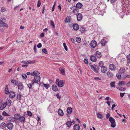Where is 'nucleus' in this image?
Masks as SVG:
<instances>
[{"instance_id": "nucleus-12", "label": "nucleus", "mask_w": 130, "mask_h": 130, "mask_svg": "<svg viewBox=\"0 0 130 130\" xmlns=\"http://www.w3.org/2000/svg\"><path fill=\"white\" fill-rule=\"evenodd\" d=\"M59 70L61 73V74L63 75L65 74L64 69L62 68H59Z\"/></svg>"}, {"instance_id": "nucleus-20", "label": "nucleus", "mask_w": 130, "mask_h": 130, "mask_svg": "<svg viewBox=\"0 0 130 130\" xmlns=\"http://www.w3.org/2000/svg\"><path fill=\"white\" fill-rule=\"evenodd\" d=\"M20 116V114L16 113L14 115V118L15 120H18L19 119Z\"/></svg>"}, {"instance_id": "nucleus-1", "label": "nucleus", "mask_w": 130, "mask_h": 130, "mask_svg": "<svg viewBox=\"0 0 130 130\" xmlns=\"http://www.w3.org/2000/svg\"><path fill=\"white\" fill-rule=\"evenodd\" d=\"M40 73L37 71H34L32 72L31 73V76H34V80L32 81V85H34V83L38 84V82L40 81Z\"/></svg>"}, {"instance_id": "nucleus-61", "label": "nucleus", "mask_w": 130, "mask_h": 130, "mask_svg": "<svg viewBox=\"0 0 130 130\" xmlns=\"http://www.w3.org/2000/svg\"><path fill=\"white\" fill-rule=\"evenodd\" d=\"M7 104V102H4L2 105L1 106H4L5 105V106H6Z\"/></svg>"}, {"instance_id": "nucleus-51", "label": "nucleus", "mask_w": 130, "mask_h": 130, "mask_svg": "<svg viewBox=\"0 0 130 130\" xmlns=\"http://www.w3.org/2000/svg\"><path fill=\"white\" fill-rule=\"evenodd\" d=\"M77 9H74L73 11V13H77Z\"/></svg>"}, {"instance_id": "nucleus-6", "label": "nucleus", "mask_w": 130, "mask_h": 130, "mask_svg": "<svg viewBox=\"0 0 130 130\" xmlns=\"http://www.w3.org/2000/svg\"><path fill=\"white\" fill-rule=\"evenodd\" d=\"M107 70V68L105 67L104 66L102 67L101 69V71L103 73H105Z\"/></svg>"}, {"instance_id": "nucleus-56", "label": "nucleus", "mask_w": 130, "mask_h": 130, "mask_svg": "<svg viewBox=\"0 0 130 130\" xmlns=\"http://www.w3.org/2000/svg\"><path fill=\"white\" fill-rule=\"evenodd\" d=\"M28 64L31 63H35V62H34L31 61L30 60L27 61Z\"/></svg>"}, {"instance_id": "nucleus-37", "label": "nucleus", "mask_w": 130, "mask_h": 130, "mask_svg": "<svg viewBox=\"0 0 130 130\" xmlns=\"http://www.w3.org/2000/svg\"><path fill=\"white\" fill-rule=\"evenodd\" d=\"M42 53L45 54H47V53L46 50L45 48L42 49Z\"/></svg>"}, {"instance_id": "nucleus-13", "label": "nucleus", "mask_w": 130, "mask_h": 130, "mask_svg": "<svg viewBox=\"0 0 130 130\" xmlns=\"http://www.w3.org/2000/svg\"><path fill=\"white\" fill-rule=\"evenodd\" d=\"M18 88L19 89L21 90L23 88L24 86L22 83H19L18 85Z\"/></svg>"}, {"instance_id": "nucleus-24", "label": "nucleus", "mask_w": 130, "mask_h": 130, "mask_svg": "<svg viewBox=\"0 0 130 130\" xmlns=\"http://www.w3.org/2000/svg\"><path fill=\"white\" fill-rule=\"evenodd\" d=\"M66 23L69 22L70 21V17L69 16L67 17L64 20Z\"/></svg>"}, {"instance_id": "nucleus-63", "label": "nucleus", "mask_w": 130, "mask_h": 130, "mask_svg": "<svg viewBox=\"0 0 130 130\" xmlns=\"http://www.w3.org/2000/svg\"><path fill=\"white\" fill-rule=\"evenodd\" d=\"M110 116V115L109 113H107L106 115V118L107 119H108L109 118V117Z\"/></svg>"}, {"instance_id": "nucleus-41", "label": "nucleus", "mask_w": 130, "mask_h": 130, "mask_svg": "<svg viewBox=\"0 0 130 130\" xmlns=\"http://www.w3.org/2000/svg\"><path fill=\"white\" fill-rule=\"evenodd\" d=\"M2 115L7 116H9L10 115L8 114L6 112L4 111L2 112Z\"/></svg>"}, {"instance_id": "nucleus-11", "label": "nucleus", "mask_w": 130, "mask_h": 130, "mask_svg": "<svg viewBox=\"0 0 130 130\" xmlns=\"http://www.w3.org/2000/svg\"><path fill=\"white\" fill-rule=\"evenodd\" d=\"M73 28L74 30H77L79 28L78 25L76 24H74L73 25Z\"/></svg>"}, {"instance_id": "nucleus-2", "label": "nucleus", "mask_w": 130, "mask_h": 130, "mask_svg": "<svg viewBox=\"0 0 130 130\" xmlns=\"http://www.w3.org/2000/svg\"><path fill=\"white\" fill-rule=\"evenodd\" d=\"M55 83L59 87H61L64 84V80H59V79L57 78L56 80Z\"/></svg>"}, {"instance_id": "nucleus-39", "label": "nucleus", "mask_w": 130, "mask_h": 130, "mask_svg": "<svg viewBox=\"0 0 130 130\" xmlns=\"http://www.w3.org/2000/svg\"><path fill=\"white\" fill-rule=\"evenodd\" d=\"M104 65L103 62V61H100L99 62V66L100 67H101L103 66H103Z\"/></svg>"}, {"instance_id": "nucleus-21", "label": "nucleus", "mask_w": 130, "mask_h": 130, "mask_svg": "<svg viewBox=\"0 0 130 130\" xmlns=\"http://www.w3.org/2000/svg\"><path fill=\"white\" fill-rule=\"evenodd\" d=\"M20 120L21 122L22 123H23L25 122V118L23 116H20L19 119Z\"/></svg>"}, {"instance_id": "nucleus-49", "label": "nucleus", "mask_w": 130, "mask_h": 130, "mask_svg": "<svg viewBox=\"0 0 130 130\" xmlns=\"http://www.w3.org/2000/svg\"><path fill=\"white\" fill-rule=\"evenodd\" d=\"M27 115L28 116H32V113L30 111H27Z\"/></svg>"}, {"instance_id": "nucleus-34", "label": "nucleus", "mask_w": 130, "mask_h": 130, "mask_svg": "<svg viewBox=\"0 0 130 130\" xmlns=\"http://www.w3.org/2000/svg\"><path fill=\"white\" fill-rule=\"evenodd\" d=\"M116 77L118 79H120L121 78V75L120 73H117L116 74Z\"/></svg>"}, {"instance_id": "nucleus-4", "label": "nucleus", "mask_w": 130, "mask_h": 130, "mask_svg": "<svg viewBox=\"0 0 130 130\" xmlns=\"http://www.w3.org/2000/svg\"><path fill=\"white\" fill-rule=\"evenodd\" d=\"M97 45V42L95 40H93L90 43V45L91 47L93 48L95 47Z\"/></svg>"}, {"instance_id": "nucleus-54", "label": "nucleus", "mask_w": 130, "mask_h": 130, "mask_svg": "<svg viewBox=\"0 0 130 130\" xmlns=\"http://www.w3.org/2000/svg\"><path fill=\"white\" fill-rule=\"evenodd\" d=\"M37 46L38 48H40L42 46L41 44V43H39L38 44Z\"/></svg>"}, {"instance_id": "nucleus-26", "label": "nucleus", "mask_w": 130, "mask_h": 130, "mask_svg": "<svg viewBox=\"0 0 130 130\" xmlns=\"http://www.w3.org/2000/svg\"><path fill=\"white\" fill-rule=\"evenodd\" d=\"M72 124V122L70 121H67L66 123V125L68 127H70Z\"/></svg>"}, {"instance_id": "nucleus-48", "label": "nucleus", "mask_w": 130, "mask_h": 130, "mask_svg": "<svg viewBox=\"0 0 130 130\" xmlns=\"http://www.w3.org/2000/svg\"><path fill=\"white\" fill-rule=\"evenodd\" d=\"M51 26H53V27H55V25L54 24V23L52 21H51Z\"/></svg>"}, {"instance_id": "nucleus-47", "label": "nucleus", "mask_w": 130, "mask_h": 130, "mask_svg": "<svg viewBox=\"0 0 130 130\" xmlns=\"http://www.w3.org/2000/svg\"><path fill=\"white\" fill-rule=\"evenodd\" d=\"M27 85L29 89H31L32 87V84L31 83H29Z\"/></svg>"}, {"instance_id": "nucleus-8", "label": "nucleus", "mask_w": 130, "mask_h": 130, "mask_svg": "<svg viewBox=\"0 0 130 130\" xmlns=\"http://www.w3.org/2000/svg\"><path fill=\"white\" fill-rule=\"evenodd\" d=\"M15 96V94L14 92L11 91L9 93V96L10 98H14Z\"/></svg>"}, {"instance_id": "nucleus-43", "label": "nucleus", "mask_w": 130, "mask_h": 130, "mask_svg": "<svg viewBox=\"0 0 130 130\" xmlns=\"http://www.w3.org/2000/svg\"><path fill=\"white\" fill-rule=\"evenodd\" d=\"M7 104L8 106H10L11 103V101L10 100H8Z\"/></svg>"}, {"instance_id": "nucleus-57", "label": "nucleus", "mask_w": 130, "mask_h": 130, "mask_svg": "<svg viewBox=\"0 0 130 130\" xmlns=\"http://www.w3.org/2000/svg\"><path fill=\"white\" fill-rule=\"evenodd\" d=\"M94 79L96 80H101V78H100L97 77H95L94 78Z\"/></svg>"}, {"instance_id": "nucleus-3", "label": "nucleus", "mask_w": 130, "mask_h": 130, "mask_svg": "<svg viewBox=\"0 0 130 130\" xmlns=\"http://www.w3.org/2000/svg\"><path fill=\"white\" fill-rule=\"evenodd\" d=\"M6 126L7 128L10 130L12 129L13 127V124L11 122L7 123Z\"/></svg>"}, {"instance_id": "nucleus-28", "label": "nucleus", "mask_w": 130, "mask_h": 130, "mask_svg": "<svg viewBox=\"0 0 130 130\" xmlns=\"http://www.w3.org/2000/svg\"><path fill=\"white\" fill-rule=\"evenodd\" d=\"M109 67L110 70L113 71L114 70V64H110L109 65Z\"/></svg>"}, {"instance_id": "nucleus-14", "label": "nucleus", "mask_w": 130, "mask_h": 130, "mask_svg": "<svg viewBox=\"0 0 130 130\" xmlns=\"http://www.w3.org/2000/svg\"><path fill=\"white\" fill-rule=\"evenodd\" d=\"M52 89L54 91L56 92L58 90L57 86L55 85H53L52 86Z\"/></svg>"}, {"instance_id": "nucleus-44", "label": "nucleus", "mask_w": 130, "mask_h": 130, "mask_svg": "<svg viewBox=\"0 0 130 130\" xmlns=\"http://www.w3.org/2000/svg\"><path fill=\"white\" fill-rule=\"evenodd\" d=\"M63 47L64 48V49L66 51H68L67 47L66 45V44L65 43H64L63 44Z\"/></svg>"}, {"instance_id": "nucleus-33", "label": "nucleus", "mask_w": 130, "mask_h": 130, "mask_svg": "<svg viewBox=\"0 0 130 130\" xmlns=\"http://www.w3.org/2000/svg\"><path fill=\"white\" fill-rule=\"evenodd\" d=\"M76 41L78 43H80L81 42V39L79 37H77L76 39Z\"/></svg>"}, {"instance_id": "nucleus-38", "label": "nucleus", "mask_w": 130, "mask_h": 130, "mask_svg": "<svg viewBox=\"0 0 130 130\" xmlns=\"http://www.w3.org/2000/svg\"><path fill=\"white\" fill-rule=\"evenodd\" d=\"M21 95L20 94H18L17 95V99L19 100H20L21 99Z\"/></svg>"}, {"instance_id": "nucleus-53", "label": "nucleus", "mask_w": 130, "mask_h": 130, "mask_svg": "<svg viewBox=\"0 0 130 130\" xmlns=\"http://www.w3.org/2000/svg\"><path fill=\"white\" fill-rule=\"evenodd\" d=\"M83 44L84 45H85L86 46H87V45L88 43L86 41H84L83 42Z\"/></svg>"}, {"instance_id": "nucleus-62", "label": "nucleus", "mask_w": 130, "mask_h": 130, "mask_svg": "<svg viewBox=\"0 0 130 130\" xmlns=\"http://www.w3.org/2000/svg\"><path fill=\"white\" fill-rule=\"evenodd\" d=\"M124 94L125 93H124V92H123V93L121 92L120 93V96L121 97H123Z\"/></svg>"}, {"instance_id": "nucleus-58", "label": "nucleus", "mask_w": 130, "mask_h": 130, "mask_svg": "<svg viewBox=\"0 0 130 130\" xmlns=\"http://www.w3.org/2000/svg\"><path fill=\"white\" fill-rule=\"evenodd\" d=\"M34 52H36V45L35 44L34 45Z\"/></svg>"}, {"instance_id": "nucleus-45", "label": "nucleus", "mask_w": 130, "mask_h": 130, "mask_svg": "<svg viewBox=\"0 0 130 130\" xmlns=\"http://www.w3.org/2000/svg\"><path fill=\"white\" fill-rule=\"evenodd\" d=\"M84 61L86 64L88 63V59L87 58H85L84 59Z\"/></svg>"}, {"instance_id": "nucleus-25", "label": "nucleus", "mask_w": 130, "mask_h": 130, "mask_svg": "<svg viewBox=\"0 0 130 130\" xmlns=\"http://www.w3.org/2000/svg\"><path fill=\"white\" fill-rule=\"evenodd\" d=\"M6 125L5 123H2L1 124L0 127L1 128L4 129Z\"/></svg>"}, {"instance_id": "nucleus-35", "label": "nucleus", "mask_w": 130, "mask_h": 130, "mask_svg": "<svg viewBox=\"0 0 130 130\" xmlns=\"http://www.w3.org/2000/svg\"><path fill=\"white\" fill-rule=\"evenodd\" d=\"M44 87L46 89H48L50 87L49 84H43Z\"/></svg>"}, {"instance_id": "nucleus-59", "label": "nucleus", "mask_w": 130, "mask_h": 130, "mask_svg": "<svg viewBox=\"0 0 130 130\" xmlns=\"http://www.w3.org/2000/svg\"><path fill=\"white\" fill-rule=\"evenodd\" d=\"M56 96L58 98V99H60L61 96H59V94L58 93L57 94H56Z\"/></svg>"}, {"instance_id": "nucleus-19", "label": "nucleus", "mask_w": 130, "mask_h": 130, "mask_svg": "<svg viewBox=\"0 0 130 130\" xmlns=\"http://www.w3.org/2000/svg\"><path fill=\"white\" fill-rule=\"evenodd\" d=\"M90 59L91 61L93 62L96 61L97 59L94 56H91L90 57Z\"/></svg>"}, {"instance_id": "nucleus-30", "label": "nucleus", "mask_w": 130, "mask_h": 130, "mask_svg": "<svg viewBox=\"0 0 130 130\" xmlns=\"http://www.w3.org/2000/svg\"><path fill=\"white\" fill-rule=\"evenodd\" d=\"M79 30L81 32H83L85 31V29L84 27H81L80 28Z\"/></svg>"}, {"instance_id": "nucleus-18", "label": "nucleus", "mask_w": 130, "mask_h": 130, "mask_svg": "<svg viewBox=\"0 0 130 130\" xmlns=\"http://www.w3.org/2000/svg\"><path fill=\"white\" fill-rule=\"evenodd\" d=\"M67 113L69 114H70L72 112V108L70 107H68L67 109Z\"/></svg>"}, {"instance_id": "nucleus-23", "label": "nucleus", "mask_w": 130, "mask_h": 130, "mask_svg": "<svg viewBox=\"0 0 130 130\" xmlns=\"http://www.w3.org/2000/svg\"><path fill=\"white\" fill-rule=\"evenodd\" d=\"M58 113L59 115L62 116L63 114V111L60 109H59L58 111Z\"/></svg>"}, {"instance_id": "nucleus-5", "label": "nucleus", "mask_w": 130, "mask_h": 130, "mask_svg": "<svg viewBox=\"0 0 130 130\" xmlns=\"http://www.w3.org/2000/svg\"><path fill=\"white\" fill-rule=\"evenodd\" d=\"M77 20L78 21H81L83 18V15L80 13L77 14L76 15Z\"/></svg>"}, {"instance_id": "nucleus-16", "label": "nucleus", "mask_w": 130, "mask_h": 130, "mask_svg": "<svg viewBox=\"0 0 130 130\" xmlns=\"http://www.w3.org/2000/svg\"><path fill=\"white\" fill-rule=\"evenodd\" d=\"M109 120L111 123V126L112 127H114V120L113 119L112 117H110L109 118Z\"/></svg>"}, {"instance_id": "nucleus-15", "label": "nucleus", "mask_w": 130, "mask_h": 130, "mask_svg": "<svg viewBox=\"0 0 130 130\" xmlns=\"http://www.w3.org/2000/svg\"><path fill=\"white\" fill-rule=\"evenodd\" d=\"M82 4L80 2H79L77 3L76 5V7L78 8H80L83 6Z\"/></svg>"}, {"instance_id": "nucleus-42", "label": "nucleus", "mask_w": 130, "mask_h": 130, "mask_svg": "<svg viewBox=\"0 0 130 130\" xmlns=\"http://www.w3.org/2000/svg\"><path fill=\"white\" fill-rule=\"evenodd\" d=\"M22 76L23 79H26L27 77V76L26 74H22Z\"/></svg>"}, {"instance_id": "nucleus-36", "label": "nucleus", "mask_w": 130, "mask_h": 130, "mask_svg": "<svg viewBox=\"0 0 130 130\" xmlns=\"http://www.w3.org/2000/svg\"><path fill=\"white\" fill-rule=\"evenodd\" d=\"M97 116L98 118L100 119H102L103 117L102 115L100 114V113L99 112L97 113Z\"/></svg>"}, {"instance_id": "nucleus-46", "label": "nucleus", "mask_w": 130, "mask_h": 130, "mask_svg": "<svg viewBox=\"0 0 130 130\" xmlns=\"http://www.w3.org/2000/svg\"><path fill=\"white\" fill-rule=\"evenodd\" d=\"M41 3L40 0H38V1L37 6L38 8L41 5Z\"/></svg>"}, {"instance_id": "nucleus-60", "label": "nucleus", "mask_w": 130, "mask_h": 130, "mask_svg": "<svg viewBox=\"0 0 130 130\" xmlns=\"http://www.w3.org/2000/svg\"><path fill=\"white\" fill-rule=\"evenodd\" d=\"M5 92L6 94H8L9 93L8 89H5Z\"/></svg>"}, {"instance_id": "nucleus-55", "label": "nucleus", "mask_w": 130, "mask_h": 130, "mask_svg": "<svg viewBox=\"0 0 130 130\" xmlns=\"http://www.w3.org/2000/svg\"><path fill=\"white\" fill-rule=\"evenodd\" d=\"M6 10V9L4 7H2L1 8V11L3 12H4Z\"/></svg>"}, {"instance_id": "nucleus-40", "label": "nucleus", "mask_w": 130, "mask_h": 130, "mask_svg": "<svg viewBox=\"0 0 130 130\" xmlns=\"http://www.w3.org/2000/svg\"><path fill=\"white\" fill-rule=\"evenodd\" d=\"M4 23L3 21L1 20H0V27H3Z\"/></svg>"}, {"instance_id": "nucleus-64", "label": "nucleus", "mask_w": 130, "mask_h": 130, "mask_svg": "<svg viewBox=\"0 0 130 130\" xmlns=\"http://www.w3.org/2000/svg\"><path fill=\"white\" fill-rule=\"evenodd\" d=\"M127 58L128 60L130 61V54L127 56Z\"/></svg>"}, {"instance_id": "nucleus-50", "label": "nucleus", "mask_w": 130, "mask_h": 130, "mask_svg": "<svg viewBox=\"0 0 130 130\" xmlns=\"http://www.w3.org/2000/svg\"><path fill=\"white\" fill-rule=\"evenodd\" d=\"M15 119L14 118V117H13L11 119H9V121L11 122H13L15 121Z\"/></svg>"}, {"instance_id": "nucleus-27", "label": "nucleus", "mask_w": 130, "mask_h": 130, "mask_svg": "<svg viewBox=\"0 0 130 130\" xmlns=\"http://www.w3.org/2000/svg\"><path fill=\"white\" fill-rule=\"evenodd\" d=\"M126 71V70L125 68H123L120 69L119 70V72L120 73L122 74L125 73Z\"/></svg>"}, {"instance_id": "nucleus-22", "label": "nucleus", "mask_w": 130, "mask_h": 130, "mask_svg": "<svg viewBox=\"0 0 130 130\" xmlns=\"http://www.w3.org/2000/svg\"><path fill=\"white\" fill-rule=\"evenodd\" d=\"M10 81L11 83L15 85H17L18 83V81L12 79Z\"/></svg>"}, {"instance_id": "nucleus-29", "label": "nucleus", "mask_w": 130, "mask_h": 130, "mask_svg": "<svg viewBox=\"0 0 130 130\" xmlns=\"http://www.w3.org/2000/svg\"><path fill=\"white\" fill-rule=\"evenodd\" d=\"M118 84L119 86H121L125 84L124 81H121L119 82V83H118Z\"/></svg>"}, {"instance_id": "nucleus-7", "label": "nucleus", "mask_w": 130, "mask_h": 130, "mask_svg": "<svg viewBox=\"0 0 130 130\" xmlns=\"http://www.w3.org/2000/svg\"><path fill=\"white\" fill-rule=\"evenodd\" d=\"M90 67L91 69L95 72L96 73H98V70L97 69L95 66L91 65Z\"/></svg>"}, {"instance_id": "nucleus-52", "label": "nucleus", "mask_w": 130, "mask_h": 130, "mask_svg": "<svg viewBox=\"0 0 130 130\" xmlns=\"http://www.w3.org/2000/svg\"><path fill=\"white\" fill-rule=\"evenodd\" d=\"M3 27H5L8 28V26L7 24L6 23H4V24H3Z\"/></svg>"}, {"instance_id": "nucleus-31", "label": "nucleus", "mask_w": 130, "mask_h": 130, "mask_svg": "<svg viewBox=\"0 0 130 130\" xmlns=\"http://www.w3.org/2000/svg\"><path fill=\"white\" fill-rule=\"evenodd\" d=\"M106 42V41L104 39H102L101 41V44L102 46H104L105 45Z\"/></svg>"}, {"instance_id": "nucleus-17", "label": "nucleus", "mask_w": 130, "mask_h": 130, "mask_svg": "<svg viewBox=\"0 0 130 130\" xmlns=\"http://www.w3.org/2000/svg\"><path fill=\"white\" fill-rule=\"evenodd\" d=\"M74 129L75 130H79V126L78 124H75L74 126Z\"/></svg>"}, {"instance_id": "nucleus-9", "label": "nucleus", "mask_w": 130, "mask_h": 130, "mask_svg": "<svg viewBox=\"0 0 130 130\" xmlns=\"http://www.w3.org/2000/svg\"><path fill=\"white\" fill-rule=\"evenodd\" d=\"M111 71L109 70L107 73V76L108 77H111L113 76V71L112 72Z\"/></svg>"}, {"instance_id": "nucleus-32", "label": "nucleus", "mask_w": 130, "mask_h": 130, "mask_svg": "<svg viewBox=\"0 0 130 130\" xmlns=\"http://www.w3.org/2000/svg\"><path fill=\"white\" fill-rule=\"evenodd\" d=\"M118 89H119L120 90L123 91L125 90L126 89L125 88H123L122 87H118L117 88Z\"/></svg>"}, {"instance_id": "nucleus-10", "label": "nucleus", "mask_w": 130, "mask_h": 130, "mask_svg": "<svg viewBox=\"0 0 130 130\" xmlns=\"http://www.w3.org/2000/svg\"><path fill=\"white\" fill-rule=\"evenodd\" d=\"M95 56L98 58L101 57L102 56L101 53L98 51L96 52L95 53Z\"/></svg>"}]
</instances>
